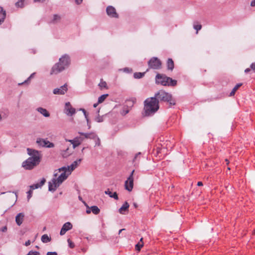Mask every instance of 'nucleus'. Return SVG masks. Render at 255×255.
I'll return each mask as SVG.
<instances>
[{"instance_id": "13d9d810", "label": "nucleus", "mask_w": 255, "mask_h": 255, "mask_svg": "<svg viewBox=\"0 0 255 255\" xmlns=\"http://www.w3.org/2000/svg\"><path fill=\"white\" fill-rule=\"evenodd\" d=\"M98 104H99L98 103L94 104V105H93L94 107L96 108L97 106V105H98Z\"/></svg>"}, {"instance_id": "0e129e2a", "label": "nucleus", "mask_w": 255, "mask_h": 255, "mask_svg": "<svg viewBox=\"0 0 255 255\" xmlns=\"http://www.w3.org/2000/svg\"><path fill=\"white\" fill-rule=\"evenodd\" d=\"M162 149H159V152H162V151H161Z\"/></svg>"}, {"instance_id": "ea45409f", "label": "nucleus", "mask_w": 255, "mask_h": 255, "mask_svg": "<svg viewBox=\"0 0 255 255\" xmlns=\"http://www.w3.org/2000/svg\"><path fill=\"white\" fill-rule=\"evenodd\" d=\"M85 204V205L87 207V210H86V213L87 214H90L92 211H91V207L90 208L87 204L86 203H84Z\"/></svg>"}, {"instance_id": "4be33fe9", "label": "nucleus", "mask_w": 255, "mask_h": 255, "mask_svg": "<svg viewBox=\"0 0 255 255\" xmlns=\"http://www.w3.org/2000/svg\"><path fill=\"white\" fill-rule=\"evenodd\" d=\"M167 66L168 70H172L174 68V62L172 59L169 58L167 62Z\"/></svg>"}, {"instance_id": "bf43d9fd", "label": "nucleus", "mask_w": 255, "mask_h": 255, "mask_svg": "<svg viewBox=\"0 0 255 255\" xmlns=\"http://www.w3.org/2000/svg\"><path fill=\"white\" fill-rule=\"evenodd\" d=\"M79 199L81 201H82V198L81 196H79Z\"/></svg>"}, {"instance_id": "f257e3e1", "label": "nucleus", "mask_w": 255, "mask_h": 255, "mask_svg": "<svg viewBox=\"0 0 255 255\" xmlns=\"http://www.w3.org/2000/svg\"><path fill=\"white\" fill-rule=\"evenodd\" d=\"M81 159L74 161L70 165L63 166L54 172V177L48 182V190L54 192L65 181L81 162Z\"/></svg>"}, {"instance_id": "39448f33", "label": "nucleus", "mask_w": 255, "mask_h": 255, "mask_svg": "<svg viewBox=\"0 0 255 255\" xmlns=\"http://www.w3.org/2000/svg\"><path fill=\"white\" fill-rule=\"evenodd\" d=\"M81 137H75L73 140H66V141L71 142V143H80L84 138L89 139L90 142H95V143H100V140L97 135L94 132L83 133L80 132Z\"/></svg>"}, {"instance_id": "49530a36", "label": "nucleus", "mask_w": 255, "mask_h": 255, "mask_svg": "<svg viewBox=\"0 0 255 255\" xmlns=\"http://www.w3.org/2000/svg\"><path fill=\"white\" fill-rule=\"evenodd\" d=\"M27 193L28 194V195H27V198L28 199H30V198H31V191H28Z\"/></svg>"}, {"instance_id": "9d476101", "label": "nucleus", "mask_w": 255, "mask_h": 255, "mask_svg": "<svg viewBox=\"0 0 255 255\" xmlns=\"http://www.w3.org/2000/svg\"><path fill=\"white\" fill-rule=\"evenodd\" d=\"M68 90V85L65 84L63 86H60L59 88H56L53 89V93L54 95H64Z\"/></svg>"}, {"instance_id": "338daca9", "label": "nucleus", "mask_w": 255, "mask_h": 255, "mask_svg": "<svg viewBox=\"0 0 255 255\" xmlns=\"http://www.w3.org/2000/svg\"><path fill=\"white\" fill-rule=\"evenodd\" d=\"M36 248H37V249L39 248L38 246H36Z\"/></svg>"}, {"instance_id": "7ed1b4c3", "label": "nucleus", "mask_w": 255, "mask_h": 255, "mask_svg": "<svg viewBox=\"0 0 255 255\" xmlns=\"http://www.w3.org/2000/svg\"><path fill=\"white\" fill-rule=\"evenodd\" d=\"M71 63L70 56L68 54H63L59 58L58 62L52 67L50 73V75H56L63 71L70 66Z\"/></svg>"}, {"instance_id": "dca6fc26", "label": "nucleus", "mask_w": 255, "mask_h": 255, "mask_svg": "<svg viewBox=\"0 0 255 255\" xmlns=\"http://www.w3.org/2000/svg\"><path fill=\"white\" fill-rule=\"evenodd\" d=\"M36 111L45 118H48L50 117V113L45 108H43L42 107H38L36 108Z\"/></svg>"}, {"instance_id": "20e7f679", "label": "nucleus", "mask_w": 255, "mask_h": 255, "mask_svg": "<svg viewBox=\"0 0 255 255\" xmlns=\"http://www.w3.org/2000/svg\"><path fill=\"white\" fill-rule=\"evenodd\" d=\"M159 106L156 98H147L144 101V111L145 116H150L154 114L159 109Z\"/></svg>"}, {"instance_id": "f03ea898", "label": "nucleus", "mask_w": 255, "mask_h": 255, "mask_svg": "<svg viewBox=\"0 0 255 255\" xmlns=\"http://www.w3.org/2000/svg\"><path fill=\"white\" fill-rule=\"evenodd\" d=\"M27 153L30 156L22 163V167L26 170H31L38 165L40 162V152L36 150L27 148Z\"/></svg>"}, {"instance_id": "8fccbe9b", "label": "nucleus", "mask_w": 255, "mask_h": 255, "mask_svg": "<svg viewBox=\"0 0 255 255\" xmlns=\"http://www.w3.org/2000/svg\"><path fill=\"white\" fill-rule=\"evenodd\" d=\"M31 244V242L30 241V240H28L27 241H26L25 243V246H28L29 245H30Z\"/></svg>"}, {"instance_id": "c9c22d12", "label": "nucleus", "mask_w": 255, "mask_h": 255, "mask_svg": "<svg viewBox=\"0 0 255 255\" xmlns=\"http://www.w3.org/2000/svg\"><path fill=\"white\" fill-rule=\"evenodd\" d=\"M67 242H68V245H69V247L72 249V248H74V247H75V245L70 240V239H68L67 240Z\"/></svg>"}, {"instance_id": "5fc2aeb1", "label": "nucleus", "mask_w": 255, "mask_h": 255, "mask_svg": "<svg viewBox=\"0 0 255 255\" xmlns=\"http://www.w3.org/2000/svg\"><path fill=\"white\" fill-rule=\"evenodd\" d=\"M35 2L44 1L45 0H34Z\"/></svg>"}, {"instance_id": "58836bf2", "label": "nucleus", "mask_w": 255, "mask_h": 255, "mask_svg": "<svg viewBox=\"0 0 255 255\" xmlns=\"http://www.w3.org/2000/svg\"><path fill=\"white\" fill-rule=\"evenodd\" d=\"M35 73H32V74L30 75V76L28 78V79H27L26 80L24 81V82H23V83H26L28 81L30 80V79L31 78H33V77H34V75H35ZM23 84V83H21V84Z\"/></svg>"}, {"instance_id": "aec40b11", "label": "nucleus", "mask_w": 255, "mask_h": 255, "mask_svg": "<svg viewBox=\"0 0 255 255\" xmlns=\"http://www.w3.org/2000/svg\"><path fill=\"white\" fill-rule=\"evenodd\" d=\"M129 207V204L126 202L119 209V211L121 214H124L125 211H127Z\"/></svg>"}, {"instance_id": "9b49d317", "label": "nucleus", "mask_w": 255, "mask_h": 255, "mask_svg": "<svg viewBox=\"0 0 255 255\" xmlns=\"http://www.w3.org/2000/svg\"><path fill=\"white\" fill-rule=\"evenodd\" d=\"M64 113L68 116H72L76 113L75 109L73 108L70 102H66L65 105Z\"/></svg>"}, {"instance_id": "b1692460", "label": "nucleus", "mask_w": 255, "mask_h": 255, "mask_svg": "<svg viewBox=\"0 0 255 255\" xmlns=\"http://www.w3.org/2000/svg\"><path fill=\"white\" fill-rule=\"evenodd\" d=\"M242 85V83L237 84L235 87L233 89L231 92L230 93V96H233L235 95L236 91L238 89V88Z\"/></svg>"}, {"instance_id": "6e6d98bb", "label": "nucleus", "mask_w": 255, "mask_h": 255, "mask_svg": "<svg viewBox=\"0 0 255 255\" xmlns=\"http://www.w3.org/2000/svg\"><path fill=\"white\" fill-rule=\"evenodd\" d=\"M12 193H14L15 197V200H16L17 199V193L16 192H13Z\"/></svg>"}, {"instance_id": "7c9ffc66", "label": "nucleus", "mask_w": 255, "mask_h": 255, "mask_svg": "<svg viewBox=\"0 0 255 255\" xmlns=\"http://www.w3.org/2000/svg\"><path fill=\"white\" fill-rule=\"evenodd\" d=\"M24 0H18L17 2H16L15 5L17 7H22L23 6V2Z\"/></svg>"}, {"instance_id": "6e6552de", "label": "nucleus", "mask_w": 255, "mask_h": 255, "mask_svg": "<svg viewBox=\"0 0 255 255\" xmlns=\"http://www.w3.org/2000/svg\"><path fill=\"white\" fill-rule=\"evenodd\" d=\"M150 68L153 69H159L161 67V61L156 57H152L148 62Z\"/></svg>"}, {"instance_id": "79ce46f5", "label": "nucleus", "mask_w": 255, "mask_h": 255, "mask_svg": "<svg viewBox=\"0 0 255 255\" xmlns=\"http://www.w3.org/2000/svg\"><path fill=\"white\" fill-rule=\"evenodd\" d=\"M46 255H57V253L55 252H48L47 253Z\"/></svg>"}, {"instance_id": "c85d7f7f", "label": "nucleus", "mask_w": 255, "mask_h": 255, "mask_svg": "<svg viewBox=\"0 0 255 255\" xmlns=\"http://www.w3.org/2000/svg\"><path fill=\"white\" fill-rule=\"evenodd\" d=\"M108 96L109 95L107 94L101 95L98 98V103H102L103 102Z\"/></svg>"}, {"instance_id": "c03bdc74", "label": "nucleus", "mask_w": 255, "mask_h": 255, "mask_svg": "<svg viewBox=\"0 0 255 255\" xmlns=\"http://www.w3.org/2000/svg\"><path fill=\"white\" fill-rule=\"evenodd\" d=\"M0 231L2 232H5L7 231L6 226H4L0 229Z\"/></svg>"}, {"instance_id": "680f3d73", "label": "nucleus", "mask_w": 255, "mask_h": 255, "mask_svg": "<svg viewBox=\"0 0 255 255\" xmlns=\"http://www.w3.org/2000/svg\"><path fill=\"white\" fill-rule=\"evenodd\" d=\"M2 120V117L1 116V115H0V122Z\"/></svg>"}, {"instance_id": "a19ab883", "label": "nucleus", "mask_w": 255, "mask_h": 255, "mask_svg": "<svg viewBox=\"0 0 255 255\" xmlns=\"http://www.w3.org/2000/svg\"><path fill=\"white\" fill-rule=\"evenodd\" d=\"M42 145L43 147H47V148H52L54 147V144H40Z\"/></svg>"}, {"instance_id": "cd10ccee", "label": "nucleus", "mask_w": 255, "mask_h": 255, "mask_svg": "<svg viewBox=\"0 0 255 255\" xmlns=\"http://www.w3.org/2000/svg\"><path fill=\"white\" fill-rule=\"evenodd\" d=\"M36 143H52L50 141L47 140L46 139L43 138H37L36 141Z\"/></svg>"}, {"instance_id": "423d86ee", "label": "nucleus", "mask_w": 255, "mask_h": 255, "mask_svg": "<svg viewBox=\"0 0 255 255\" xmlns=\"http://www.w3.org/2000/svg\"><path fill=\"white\" fill-rule=\"evenodd\" d=\"M153 97L156 98L158 103L159 101H163L168 102L170 105H175V101L172 99L171 94L164 90H159L154 94Z\"/></svg>"}, {"instance_id": "de8ad7c7", "label": "nucleus", "mask_w": 255, "mask_h": 255, "mask_svg": "<svg viewBox=\"0 0 255 255\" xmlns=\"http://www.w3.org/2000/svg\"><path fill=\"white\" fill-rule=\"evenodd\" d=\"M75 0V2L77 4H81L82 2V1H83V0Z\"/></svg>"}, {"instance_id": "412c9836", "label": "nucleus", "mask_w": 255, "mask_h": 255, "mask_svg": "<svg viewBox=\"0 0 255 255\" xmlns=\"http://www.w3.org/2000/svg\"><path fill=\"white\" fill-rule=\"evenodd\" d=\"M80 111H81L83 112V114H84V115L85 116V118L86 119V120L87 123V128L88 129H90L91 128V125H90V122H89V119L88 118V115L87 114V112H86V110L85 109H80Z\"/></svg>"}, {"instance_id": "09e8293b", "label": "nucleus", "mask_w": 255, "mask_h": 255, "mask_svg": "<svg viewBox=\"0 0 255 255\" xmlns=\"http://www.w3.org/2000/svg\"><path fill=\"white\" fill-rule=\"evenodd\" d=\"M250 67H251V69H252L253 70H255V63H252V64L251 65Z\"/></svg>"}, {"instance_id": "0eeeda50", "label": "nucleus", "mask_w": 255, "mask_h": 255, "mask_svg": "<svg viewBox=\"0 0 255 255\" xmlns=\"http://www.w3.org/2000/svg\"><path fill=\"white\" fill-rule=\"evenodd\" d=\"M156 83L160 84L163 86H175L177 81L170 77L157 74L156 76Z\"/></svg>"}, {"instance_id": "473e14b6", "label": "nucleus", "mask_w": 255, "mask_h": 255, "mask_svg": "<svg viewBox=\"0 0 255 255\" xmlns=\"http://www.w3.org/2000/svg\"><path fill=\"white\" fill-rule=\"evenodd\" d=\"M61 19L60 16L58 14H55L53 16V21L54 22L59 21Z\"/></svg>"}, {"instance_id": "72a5a7b5", "label": "nucleus", "mask_w": 255, "mask_h": 255, "mask_svg": "<svg viewBox=\"0 0 255 255\" xmlns=\"http://www.w3.org/2000/svg\"><path fill=\"white\" fill-rule=\"evenodd\" d=\"M202 28L201 24H194V28L196 30V33H198V31L200 30Z\"/></svg>"}, {"instance_id": "c756f323", "label": "nucleus", "mask_w": 255, "mask_h": 255, "mask_svg": "<svg viewBox=\"0 0 255 255\" xmlns=\"http://www.w3.org/2000/svg\"><path fill=\"white\" fill-rule=\"evenodd\" d=\"M119 71H123L125 73H129L132 72V70L130 68L126 67L123 69H119Z\"/></svg>"}, {"instance_id": "864d4df0", "label": "nucleus", "mask_w": 255, "mask_h": 255, "mask_svg": "<svg viewBox=\"0 0 255 255\" xmlns=\"http://www.w3.org/2000/svg\"><path fill=\"white\" fill-rule=\"evenodd\" d=\"M250 68H247L245 70V72L246 73H248L249 71H250Z\"/></svg>"}, {"instance_id": "4c0bfd02", "label": "nucleus", "mask_w": 255, "mask_h": 255, "mask_svg": "<svg viewBox=\"0 0 255 255\" xmlns=\"http://www.w3.org/2000/svg\"><path fill=\"white\" fill-rule=\"evenodd\" d=\"M95 121L98 123L102 122L103 121V117L99 116L95 118Z\"/></svg>"}, {"instance_id": "ddd939ff", "label": "nucleus", "mask_w": 255, "mask_h": 255, "mask_svg": "<svg viewBox=\"0 0 255 255\" xmlns=\"http://www.w3.org/2000/svg\"><path fill=\"white\" fill-rule=\"evenodd\" d=\"M73 228L72 224L69 222H67L63 224V225L62 227V228L61 229L60 235L61 236H63L65 234L66 232L70 230Z\"/></svg>"}, {"instance_id": "1a4fd4ad", "label": "nucleus", "mask_w": 255, "mask_h": 255, "mask_svg": "<svg viewBox=\"0 0 255 255\" xmlns=\"http://www.w3.org/2000/svg\"><path fill=\"white\" fill-rule=\"evenodd\" d=\"M106 13L111 18H118L119 17V14L117 12L116 8L113 6L109 5L107 7Z\"/></svg>"}, {"instance_id": "f704fd0d", "label": "nucleus", "mask_w": 255, "mask_h": 255, "mask_svg": "<svg viewBox=\"0 0 255 255\" xmlns=\"http://www.w3.org/2000/svg\"><path fill=\"white\" fill-rule=\"evenodd\" d=\"M129 112V110L128 109V108H124L123 110L121 111V114L123 116H125L126 114H127Z\"/></svg>"}, {"instance_id": "4468645a", "label": "nucleus", "mask_w": 255, "mask_h": 255, "mask_svg": "<svg viewBox=\"0 0 255 255\" xmlns=\"http://www.w3.org/2000/svg\"><path fill=\"white\" fill-rule=\"evenodd\" d=\"M133 179H128L125 183V186L126 190L128 191H131L133 188Z\"/></svg>"}, {"instance_id": "e2e57ef3", "label": "nucleus", "mask_w": 255, "mask_h": 255, "mask_svg": "<svg viewBox=\"0 0 255 255\" xmlns=\"http://www.w3.org/2000/svg\"><path fill=\"white\" fill-rule=\"evenodd\" d=\"M226 161L227 162V163L228 164L229 163V161L228 160V159H226Z\"/></svg>"}, {"instance_id": "052dcab7", "label": "nucleus", "mask_w": 255, "mask_h": 255, "mask_svg": "<svg viewBox=\"0 0 255 255\" xmlns=\"http://www.w3.org/2000/svg\"><path fill=\"white\" fill-rule=\"evenodd\" d=\"M142 239H143L141 238L140 239V241H139V242H140V243L143 242H142Z\"/></svg>"}, {"instance_id": "3c124183", "label": "nucleus", "mask_w": 255, "mask_h": 255, "mask_svg": "<svg viewBox=\"0 0 255 255\" xmlns=\"http://www.w3.org/2000/svg\"><path fill=\"white\" fill-rule=\"evenodd\" d=\"M251 5L252 6H255V0H253L251 2Z\"/></svg>"}, {"instance_id": "a878e982", "label": "nucleus", "mask_w": 255, "mask_h": 255, "mask_svg": "<svg viewBox=\"0 0 255 255\" xmlns=\"http://www.w3.org/2000/svg\"><path fill=\"white\" fill-rule=\"evenodd\" d=\"M91 211L95 215H97L100 213V209L97 206H93L91 207Z\"/></svg>"}, {"instance_id": "4d7b16f0", "label": "nucleus", "mask_w": 255, "mask_h": 255, "mask_svg": "<svg viewBox=\"0 0 255 255\" xmlns=\"http://www.w3.org/2000/svg\"><path fill=\"white\" fill-rule=\"evenodd\" d=\"M124 230H125V229H121V230H119V234H121V233L123 231H124Z\"/></svg>"}, {"instance_id": "f8f14e48", "label": "nucleus", "mask_w": 255, "mask_h": 255, "mask_svg": "<svg viewBox=\"0 0 255 255\" xmlns=\"http://www.w3.org/2000/svg\"><path fill=\"white\" fill-rule=\"evenodd\" d=\"M79 144H72V148L70 149L69 147H66L61 149V154L63 157H67L72 154L73 150Z\"/></svg>"}, {"instance_id": "6ab92c4d", "label": "nucleus", "mask_w": 255, "mask_h": 255, "mask_svg": "<svg viewBox=\"0 0 255 255\" xmlns=\"http://www.w3.org/2000/svg\"><path fill=\"white\" fill-rule=\"evenodd\" d=\"M105 193L107 195H108L111 198H113L116 200L118 199V196L117 193L116 192H111L109 189H108L107 190H106L105 191Z\"/></svg>"}, {"instance_id": "e433bc0d", "label": "nucleus", "mask_w": 255, "mask_h": 255, "mask_svg": "<svg viewBox=\"0 0 255 255\" xmlns=\"http://www.w3.org/2000/svg\"><path fill=\"white\" fill-rule=\"evenodd\" d=\"M39 253L37 251H31L28 252V253L26 255H39Z\"/></svg>"}, {"instance_id": "603ef678", "label": "nucleus", "mask_w": 255, "mask_h": 255, "mask_svg": "<svg viewBox=\"0 0 255 255\" xmlns=\"http://www.w3.org/2000/svg\"><path fill=\"white\" fill-rule=\"evenodd\" d=\"M197 185L199 186H202L203 185V183L202 182H201V181H199L197 183Z\"/></svg>"}, {"instance_id": "bb28decb", "label": "nucleus", "mask_w": 255, "mask_h": 255, "mask_svg": "<svg viewBox=\"0 0 255 255\" xmlns=\"http://www.w3.org/2000/svg\"><path fill=\"white\" fill-rule=\"evenodd\" d=\"M145 72H135L133 74V77L135 79H140L144 76Z\"/></svg>"}, {"instance_id": "393cba45", "label": "nucleus", "mask_w": 255, "mask_h": 255, "mask_svg": "<svg viewBox=\"0 0 255 255\" xmlns=\"http://www.w3.org/2000/svg\"><path fill=\"white\" fill-rule=\"evenodd\" d=\"M98 86L100 87L101 89H108L107 83L103 81V79H101L100 82L99 83Z\"/></svg>"}, {"instance_id": "5701e85b", "label": "nucleus", "mask_w": 255, "mask_h": 255, "mask_svg": "<svg viewBox=\"0 0 255 255\" xmlns=\"http://www.w3.org/2000/svg\"><path fill=\"white\" fill-rule=\"evenodd\" d=\"M41 241L44 243H47L48 242H49L51 239L50 237H48V236L47 234H44L41 237Z\"/></svg>"}, {"instance_id": "a18cd8bd", "label": "nucleus", "mask_w": 255, "mask_h": 255, "mask_svg": "<svg viewBox=\"0 0 255 255\" xmlns=\"http://www.w3.org/2000/svg\"><path fill=\"white\" fill-rule=\"evenodd\" d=\"M140 154H141L140 152H138V153H137V154H135V156L134 157V159H133V162L135 161V160H136V158H137L138 156L139 155H140Z\"/></svg>"}, {"instance_id": "a211bd4d", "label": "nucleus", "mask_w": 255, "mask_h": 255, "mask_svg": "<svg viewBox=\"0 0 255 255\" xmlns=\"http://www.w3.org/2000/svg\"><path fill=\"white\" fill-rule=\"evenodd\" d=\"M6 17V12L2 7H0V25L4 21Z\"/></svg>"}, {"instance_id": "2f4dec72", "label": "nucleus", "mask_w": 255, "mask_h": 255, "mask_svg": "<svg viewBox=\"0 0 255 255\" xmlns=\"http://www.w3.org/2000/svg\"><path fill=\"white\" fill-rule=\"evenodd\" d=\"M143 246V242H138L135 246L136 249L137 251H139L140 249Z\"/></svg>"}, {"instance_id": "69168bd1", "label": "nucleus", "mask_w": 255, "mask_h": 255, "mask_svg": "<svg viewBox=\"0 0 255 255\" xmlns=\"http://www.w3.org/2000/svg\"><path fill=\"white\" fill-rule=\"evenodd\" d=\"M134 206H135V207H136V204H134Z\"/></svg>"}, {"instance_id": "2eb2a0df", "label": "nucleus", "mask_w": 255, "mask_h": 255, "mask_svg": "<svg viewBox=\"0 0 255 255\" xmlns=\"http://www.w3.org/2000/svg\"><path fill=\"white\" fill-rule=\"evenodd\" d=\"M24 214L23 213H18L15 217V222L18 226H20L23 221Z\"/></svg>"}, {"instance_id": "37998d69", "label": "nucleus", "mask_w": 255, "mask_h": 255, "mask_svg": "<svg viewBox=\"0 0 255 255\" xmlns=\"http://www.w3.org/2000/svg\"><path fill=\"white\" fill-rule=\"evenodd\" d=\"M134 172V170H133L132 171V172H131L130 175L129 176V177H128V179H133V175Z\"/></svg>"}, {"instance_id": "f3484780", "label": "nucleus", "mask_w": 255, "mask_h": 255, "mask_svg": "<svg viewBox=\"0 0 255 255\" xmlns=\"http://www.w3.org/2000/svg\"><path fill=\"white\" fill-rule=\"evenodd\" d=\"M46 182V180L44 178H42L40 183L34 184L30 186V188L32 190L38 189L42 187Z\"/></svg>"}]
</instances>
